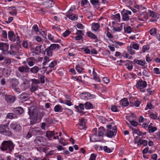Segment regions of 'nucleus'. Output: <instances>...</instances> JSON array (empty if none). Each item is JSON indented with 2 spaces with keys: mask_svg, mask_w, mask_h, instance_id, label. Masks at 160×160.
I'll return each instance as SVG.
<instances>
[{
  "mask_svg": "<svg viewBox=\"0 0 160 160\" xmlns=\"http://www.w3.org/2000/svg\"><path fill=\"white\" fill-rule=\"evenodd\" d=\"M9 10L10 11L9 13L11 15L15 16L17 14L16 9L15 7H10L9 8Z\"/></svg>",
  "mask_w": 160,
  "mask_h": 160,
  "instance_id": "f3484780",
  "label": "nucleus"
},
{
  "mask_svg": "<svg viewBox=\"0 0 160 160\" xmlns=\"http://www.w3.org/2000/svg\"><path fill=\"white\" fill-rule=\"evenodd\" d=\"M42 45L36 46L35 48V51L40 53L42 51H43V49L42 48Z\"/></svg>",
  "mask_w": 160,
  "mask_h": 160,
  "instance_id": "2f4dec72",
  "label": "nucleus"
},
{
  "mask_svg": "<svg viewBox=\"0 0 160 160\" xmlns=\"http://www.w3.org/2000/svg\"><path fill=\"white\" fill-rule=\"evenodd\" d=\"M67 16L70 19L73 20H76L78 18V16L76 14H67Z\"/></svg>",
  "mask_w": 160,
  "mask_h": 160,
  "instance_id": "5701e85b",
  "label": "nucleus"
},
{
  "mask_svg": "<svg viewBox=\"0 0 160 160\" xmlns=\"http://www.w3.org/2000/svg\"><path fill=\"white\" fill-rule=\"evenodd\" d=\"M32 29L36 32H38V28L37 25L35 24L32 27Z\"/></svg>",
  "mask_w": 160,
  "mask_h": 160,
  "instance_id": "69168bd1",
  "label": "nucleus"
},
{
  "mask_svg": "<svg viewBox=\"0 0 160 160\" xmlns=\"http://www.w3.org/2000/svg\"><path fill=\"white\" fill-rule=\"evenodd\" d=\"M14 114H13L11 113H9L7 114V115L6 117V118H9L10 119H12L14 118L13 115H14Z\"/></svg>",
  "mask_w": 160,
  "mask_h": 160,
  "instance_id": "58836bf2",
  "label": "nucleus"
},
{
  "mask_svg": "<svg viewBox=\"0 0 160 160\" xmlns=\"http://www.w3.org/2000/svg\"><path fill=\"white\" fill-rule=\"evenodd\" d=\"M70 33L69 30H67L63 33V36L64 37H66L68 36Z\"/></svg>",
  "mask_w": 160,
  "mask_h": 160,
  "instance_id": "052dcab7",
  "label": "nucleus"
},
{
  "mask_svg": "<svg viewBox=\"0 0 160 160\" xmlns=\"http://www.w3.org/2000/svg\"><path fill=\"white\" fill-rule=\"evenodd\" d=\"M130 122L131 124L134 127H136L138 125V123L134 120H132L130 121Z\"/></svg>",
  "mask_w": 160,
  "mask_h": 160,
  "instance_id": "4d7b16f0",
  "label": "nucleus"
},
{
  "mask_svg": "<svg viewBox=\"0 0 160 160\" xmlns=\"http://www.w3.org/2000/svg\"><path fill=\"white\" fill-rule=\"evenodd\" d=\"M48 38L50 41H51L52 42H54V37L51 34H48Z\"/></svg>",
  "mask_w": 160,
  "mask_h": 160,
  "instance_id": "5fc2aeb1",
  "label": "nucleus"
},
{
  "mask_svg": "<svg viewBox=\"0 0 160 160\" xmlns=\"http://www.w3.org/2000/svg\"><path fill=\"white\" fill-rule=\"evenodd\" d=\"M12 87L13 89L16 92L20 93L21 92V91L18 88H17L16 85H12Z\"/></svg>",
  "mask_w": 160,
  "mask_h": 160,
  "instance_id": "de8ad7c7",
  "label": "nucleus"
},
{
  "mask_svg": "<svg viewBox=\"0 0 160 160\" xmlns=\"http://www.w3.org/2000/svg\"><path fill=\"white\" fill-rule=\"evenodd\" d=\"M157 129L156 127H148V130L149 133H152L156 131Z\"/></svg>",
  "mask_w": 160,
  "mask_h": 160,
  "instance_id": "473e14b6",
  "label": "nucleus"
},
{
  "mask_svg": "<svg viewBox=\"0 0 160 160\" xmlns=\"http://www.w3.org/2000/svg\"><path fill=\"white\" fill-rule=\"evenodd\" d=\"M85 120L83 118H82L79 124L80 126L84 127L85 125Z\"/></svg>",
  "mask_w": 160,
  "mask_h": 160,
  "instance_id": "a18cd8bd",
  "label": "nucleus"
},
{
  "mask_svg": "<svg viewBox=\"0 0 160 160\" xmlns=\"http://www.w3.org/2000/svg\"><path fill=\"white\" fill-rule=\"evenodd\" d=\"M75 108L77 110V111L78 112L84 113L82 111V110L84 109V107L83 104H79V106L75 105Z\"/></svg>",
  "mask_w": 160,
  "mask_h": 160,
  "instance_id": "4468645a",
  "label": "nucleus"
},
{
  "mask_svg": "<svg viewBox=\"0 0 160 160\" xmlns=\"http://www.w3.org/2000/svg\"><path fill=\"white\" fill-rule=\"evenodd\" d=\"M45 77L43 75H40L39 79L41 81V83H45L44 80Z\"/></svg>",
  "mask_w": 160,
  "mask_h": 160,
  "instance_id": "3c124183",
  "label": "nucleus"
},
{
  "mask_svg": "<svg viewBox=\"0 0 160 160\" xmlns=\"http://www.w3.org/2000/svg\"><path fill=\"white\" fill-rule=\"evenodd\" d=\"M148 144V142L147 140H140L138 141V145L139 146L142 144H143L144 146H146Z\"/></svg>",
  "mask_w": 160,
  "mask_h": 160,
  "instance_id": "c756f323",
  "label": "nucleus"
},
{
  "mask_svg": "<svg viewBox=\"0 0 160 160\" xmlns=\"http://www.w3.org/2000/svg\"><path fill=\"white\" fill-rule=\"evenodd\" d=\"M14 145L11 141H4L2 143L0 147V149L2 151H6L10 153L13 149Z\"/></svg>",
  "mask_w": 160,
  "mask_h": 160,
  "instance_id": "f03ea898",
  "label": "nucleus"
},
{
  "mask_svg": "<svg viewBox=\"0 0 160 160\" xmlns=\"http://www.w3.org/2000/svg\"><path fill=\"white\" fill-rule=\"evenodd\" d=\"M18 70L21 73H27L29 71V68L27 65L22 66L19 67Z\"/></svg>",
  "mask_w": 160,
  "mask_h": 160,
  "instance_id": "9b49d317",
  "label": "nucleus"
},
{
  "mask_svg": "<svg viewBox=\"0 0 160 160\" xmlns=\"http://www.w3.org/2000/svg\"><path fill=\"white\" fill-rule=\"evenodd\" d=\"M49 47L52 51H53L56 49H58L60 48V46L58 44H51Z\"/></svg>",
  "mask_w": 160,
  "mask_h": 160,
  "instance_id": "c85d7f7f",
  "label": "nucleus"
},
{
  "mask_svg": "<svg viewBox=\"0 0 160 160\" xmlns=\"http://www.w3.org/2000/svg\"><path fill=\"white\" fill-rule=\"evenodd\" d=\"M76 69L78 72L81 73L82 72L83 69L80 68L79 65H78L76 67Z\"/></svg>",
  "mask_w": 160,
  "mask_h": 160,
  "instance_id": "603ef678",
  "label": "nucleus"
},
{
  "mask_svg": "<svg viewBox=\"0 0 160 160\" xmlns=\"http://www.w3.org/2000/svg\"><path fill=\"white\" fill-rule=\"evenodd\" d=\"M126 32L128 33H130L131 32L132 28L130 26H128L127 27L125 30Z\"/></svg>",
  "mask_w": 160,
  "mask_h": 160,
  "instance_id": "680f3d73",
  "label": "nucleus"
},
{
  "mask_svg": "<svg viewBox=\"0 0 160 160\" xmlns=\"http://www.w3.org/2000/svg\"><path fill=\"white\" fill-rule=\"evenodd\" d=\"M13 111L17 114H20L23 112V110L21 107H19L14 108Z\"/></svg>",
  "mask_w": 160,
  "mask_h": 160,
  "instance_id": "6ab92c4d",
  "label": "nucleus"
},
{
  "mask_svg": "<svg viewBox=\"0 0 160 160\" xmlns=\"http://www.w3.org/2000/svg\"><path fill=\"white\" fill-rule=\"evenodd\" d=\"M111 109L112 111L113 112H117L118 111L117 108L115 106H112Z\"/></svg>",
  "mask_w": 160,
  "mask_h": 160,
  "instance_id": "338daca9",
  "label": "nucleus"
},
{
  "mask_svg": "<svg viewBox=\"0 0 160 160\" xmlns=\"http://www.w3.org/2000/svg\"><path fill=\"white\" fill-rule=\"evenodd\" d=\"M31 81L32 82V85L33 84H38L40 83L39 80L38 79H32L31 80Z\"/></svg>",
  "mask_w": 160,
  "mask_h": 160,
  "instance_id": "79ce46f5",
  "label": "nucleus"
},
{
  "mask_svg": "<svg viewBox=\"0 0 160 160\" xmlns=\"http://www.w3.org/2000/svg\"><path fill=\"white\" fill-rule=\"evenodd\" d=\"M122 19L125 21H128L129 19L128 15H131V12L130 11L126 10H123L122 12Z\"/></svg>",
  "mask_w": 160,
  "mask_h": 160,
  "instance_id": "0eeeda50",
  "label": "nucleus"
},
{
  "mask_svg": "<svg viewBox=\"0 0 160 160\" xmlns=\"http://www.w3.org/2000/svg\"><path fill=\"white\" fill-rule=\"evenodd\" d=\"M38 128L35 129L33 130V132L36 133L39 135H42V132L41 130L37 129Z\"/></svg>",
  "mask_w": 160,
  "mask_h": 160,
  "instance_id": "09e8293b",
  "label": "nucleus"
},
{
  "mask_svg": "<svg viewBox=\"0 0 160 160\" xmlns=\"http://www.w3.org/2000/svg\"><path fill=\"white\" fill-rule=\"evenodd\" d=\"M5 98L7 102L9 103L14 102L15 100V97L11 95H8L6 96Z\"/></svg>",
  "mask_w": 160,
  "mask_h": 160,
  "instance_id": "2eb2a0df",
  "label": "nucleus"
},
{
  "mask_svg": "<svg viewBox=\"0 0 160 160\" xmlns=\"http://www.w3.org/2000/svg\"><path fill=\"white\" fill-rule=\"evenodd\" d=\"M120 104L122 106L126 107L129 104V102L126 98H124L120 101Z\"/></svg>",
  "mask_w": 160,
  "mask_h": 160,
  "instance_id": "4be33fe9",
  "label": "nucleus"
},
{
  "mask_svg": "<svg viewBox=\"0 0 160 160\" xmlns=\"http://www.w3.org/2000/svg\"><path fill=\"white\" fill-rule=\"evenodd\" d=\"M96 156L94 153L91 154L89 160H95Z\"/></svg>",
  "mask_w": 160,
  "mask_h": 160,
  "instance_id": "13d9d810",
  "label": "nucleus"
},
{
  "mask_svg": "<svg viewBox=\"0 0 160 160\" xmlns=\"http://www.w3.org/2000/svg\"><path fill=\"white\" fill-rule=\"evenodd\" d=\"M45 52H46L47 55L48 56L51 57L52 55L53 51L49 47H48L45 50Z\"/></svg>",
  "mask_w": 160,
  "mask_h": 160,
  "instance_id": "393cba45",
  "label": "nucleus"
},
{
  "mask_svg": "<svg viewBox=\"0 0 160 160\" xmlns=\"http://www.w3.org/2000/svg\"><path fill=\"white\" fill-rule=\"evenodd\" d=\"M132 48L133 49L137 50H138L139 48V45L136 43H134L132 45Z\"/></svg>",
  "mask_w": 160,
  "mask_h": 160,
  "instance_id": "864d4df0",
  "label": "nucleus"
},
{
  "mask_svg": "<svg viewBox=\"0 0 160 160\" xmlns=\"http://www.w3.org/2000/svg\"><path fill=\"white\" fill-rule=\"evenodd\" d=\"M149 48V47L148 46L145 45L142 47V51L143 52H145Z\"/></svg>",
  "mask_w": 160,
  "mask_h": 160,
  "instance_id": "6e6d98bb",
  "label": "nucleus"
},
{
  "mask_svg": "<svg viewBox=\"0 0 160 160\" xmlns=\"http://www.w3.org/2000/svg\"><path fill=\"white\" fill-rule=\"evenodd\" d=\"M11 62V60L10 58H8L6 59L5 60L4 63H5L7 65H9L10 64Z\"/></svg>",
  "mask_w": 160,
  "mask_h": 160,
  "instance_id": "bf43d9fd",
  "label": "nucleus"
},
{
  "mask_svg": "<svg viewBox=\"0 0 160 160\" xmlns=\"http://www.w3.org/2000/svg\"><path fill=\"white\" fill-rule=\"evenodd\" d=\"M0 133L7 136H11L12 133L7 125H0Z\"/></svg>",
  "mask_w": 160,
  "mask_h": 160,
  "instance_id": "7ed1b4c3",
  "label": "nucleus"
},
{
  "mask_svg": "<svg viewBox=\"0 0 160 160\" xmlns=\"http://www.w3.org/2000/svg\"><path fill=\"white\" fill-rule=\"evenodd\" d=\"M58 134V133L57 132H55L54 131H48L46 132V137H48L49 139L51 137Z\"/></svg>",
  "mask_w": 160,
  "mask_h": 160,
  "instance_id": "dca6fc26",
  "label": "nucleus"
},
{
  "mask_svg": "<svg viewBox=\"0 0 160 160\" xmlns=\"http://www.w3.org/2000/svg\"><path fill=\"white\" fill-rule=\"evenodd\" d=\"M36 143L40 144L43 146H46L48 145L47 140L43 137H37L35 140Z\"/></svg>",
  "mask_w": 160,
  "mask_h": 160,
  "instance_id": "39448f33",
  "label": "nucleus"
},
{
  "mask_svg": "<svg viewBox=\"0 0 160 160\" xmlns=\"http://www.w3.org/2000/svg\"><path fill=\"white\" fill-rule=\"evenodd\" d=\"M100 148L101 149H102V148H103L104 151L108 153H110L112 151L111 150L106 146L103 147L102 146H100Z\"/></svg>",
  "mask_w": 160,
  "mask_h": 160,
  "instance_id": "f704fd0d",
  "label": "nucleus"
},
{
  "mask_svg": "<svg viewBox=\"0 0 160 160\" xmlns=\"http://www.w3.org/2000/svg\"><path fill=\"white\" fill-rule=\"evenodd\" d=\"M154 72L156 74H159V69L158 68H155L153 69Z\"/></svg>",
  "mask_w": 160,
  "mask_h": 160,
  "instance_id": "e2e57ef3",
  "label": "nucleus"
},
{
  "mask_svg": "<svg viewBox=\"0 0 160 160\" xmlns=\"http://www.w3.org/2000/svg\"><path fill=\"white\" fill-rule=\"evenodd\" d=\"M81 96L82 98H87L90 97L92 96V95L91 93L88 92H84L82 93L81 94Z\"/></svg>",
  "mask_w": 160,
  "mask_h": 160,
  "instance_id": "7c9ffc66",
  "label": "nucleus"
},
{
  "mask_svg": "<svg viewBox=\"0 0 160 160\" xmlns=\"http://www.w3.org/2000/svg\"><path fill=\"white\" fill-rule=\"evenodd\" d=\"M156 29L155 28H152L150 31V33L151 35H154L156 33Z\"/></svg>",
  "mask_w": 160,
  "mask_h": 160,
  "instance_id": "37998d69",
  "label": "nucleus"
},
{
  "mask_svg": "<svg viewBox=\"0 0 160 160\" xmlns=\"http://www.w3.org/2000/svg\"><path fill=\"white\" fill-rule=\"evenodd\" d=\"M38 89V87L33 86L32 84L30 88V91L33 92L36 90Z\"/></svg>",
  "mask_w": 160,
  "mask_h": 160,
  "instance_id": "49530a36",
  "label": "nucleus"
},
{
  "mask_svg": "<svg viewBox=\"0 0 160 160\" xmlns=\"http://www.w3.org/2000/svg\"><path fill=\"white\" fill-rule=\"evenodd\" d=\"M28 114L29 115V118L31 120V124H34L38 117L41 118L43 116L42 114L40 112L37 107L31 106L28 109Z\"/></svg>",
  "mask_w": 160,
  "mask_h": 160,
  "instance_id": "f257e3e1",
  "label": "nucleus"
},
{
  "mask_svg": "<svg viewBox=\"0 0 160 160\" xmlns=\"http://www.w3.org/2000/svg\"><path fill=\"white\" fill-rule=\"evenodd\" d=\"M112 129L114 130V131H109L107 133V136L108 137H111L114 135H115L117 133V127L114 126L113 127Z\"/></svg>",
  "mask_w": 160,
  "mask_h": 160,
  "instance_id": "f8f14e48",
  "label": "nucleus"
},
{
  "mask_svg": "<svg viewBox=\"0 0 160 160\" xmlns=\"http://www.w3.org/2000/svg\"><path fill=\"white\" fill-rule=\"evenodd\" d=\"M114 18L117 20L118 22L120 21V16L119 13H117L115 14L114 16Z\"/></svg>",
  "mask_w": 160,
  "mask_h": 160,
  "instance_id": "8fccbe9b",
  "label": "nucleus"
},
{
  "mask_svg": "<svg viewBox=\"0 0 160 160\" xmlns=\"http://www.w3.org/2000/svg\"><path fill=\"white\" fill-rule=\"evenodd\" d=\"M136 85L141 92H144L145 91V90L143 89L146 87L147 83L146 81L140 79L137 82Z\"/></svg>",
  "mask_w": 160,
  "mask_h": 160,
  "instance_id": "20e7f679",
  "label": "nucleus"
},
{
  "mask_svg": "<svg viewBox=\"0 0 160 160\" xmlns=\"http://www.w3.org/2000/svg\"><path fill=\"white\" fill-rule=\"evenodd\" d=\"M149 12V16H151L153 18V20H150V21H156L158 18V17L157 16L156 13L153 11H150Z\"/></svg>",
  "mask_w": 160,
  "mask_h": 160,
  "instance_id": "ddd939ff",
  "label": "nucleus"
},
{
  "mask_svg": "<svg viewBox=\"0 0 160 160\" xmlns=\"http://www.w3.org/2000/svg\"><path fill=\"white\" fill-rule=\"evenodd\" d=\"M30 98L29 94L26 92H23L20 94L19 97L20 100L22 102H25L28 100Z\"/></svg>",
  "mask_w": 160,
  "mask_h": 160,
  "instance_id": "6e6552de",
  "label": "nucleus"
},
{
  "mask_svg": "<svg viewBox=\"0 0 160 160\" xmlns=\"http://www.w3.org/2000/svg\"><path fill=\"white\" fill-rule=\"evenodd\" d=\"M63 108L61 105H57L55 106L54 108V111L55 112H60L62 111Z\"/></svg>",
  "mask_w": 160,
  "mask_h": 160,
  "instance_id": "a878e982",
  "label": "nucleus"
},
{
  "mask_svg": "<svg viewBox=\"0 0 160 160\" xmlns=\"http://www.w3.org/2000/svg\"><path fill=\"white\" fill-rule=\"evenodd\" d=\"M54 4V2L52 1L48 0L45 2L44 4L45 7L48 8L52 7Z\"/></svg>",
  "mask_w": 160,
  "mask_h": 160,
  "instance_id": "a211bd4d",
  "label": "nucleus"
},
{
  "mask_svg": "<svg viewBox=\"0 0 160 160\" xmlns=\"http://www.w3.org/2000/svg\"><path fill=\"white\" fill-rule=\"evenodd\" d=\"M100 28L99 25L98 23H92V28L93 30L96 31Z\"/></svg>",
  "mask_w": 160,
  "mask_h": 160,
  "instance_id": "bb28decb",
  "label": "nucleus"
},
{
  "mask_svg": "<svg viewBox=\"0 0 160 160\" xmlns=\"http://www.w3.org/2000/svg\"><path fill=\"white\" fill-rule=\"evenodd\" d=\"M16 157L18 158L19 160H25L26 159L25 157L22 156L18 155L16 156Z\"/></svg>",
  "mask_w": 160,
  "mask_h": 160,
  "instance_id": "774afa93",
  "label": "nucleus"
},
{
  "mask_svg": "<svg viewBox=\"0 0 160 160\" xmlns=\"http://www.w3.org/2000/svg\"><path fill=\"white\" fill-rule=\"evenodd\" d=\"M10 127L11 129L16 132H19L21 129V126L16 122L12 123L10 125Z\"/></svg>",
  "mask_w": 160,
  "mask_h": 160,
  "instance_id": "423d86ee",
  "label": "nucleus"
},
{
  "mask_svg": "<svg viewBox=\"0 0 160 160\" xmlns=\"http://www.w3.org/2000/svg\"><path fill=\"white\" fill-rule=\"evenodd\" d=\"M128 52L131 55H133L135 53V51L133 50L131 47L128 48Z\"/></svg>",
  "mask_w": 160,
  "mask_h": 160,
  "instance_id": "ea45409f",
  "label": "nucleus"
},
{
  "mask_svg": "<svg viewBox=\"0 0 160 160\" xmlns=\"http://www.w3.org/2000/svg\"><path fill=\"white\" fill-rule=\"evenodd\" d=\"M99 0H90L91 3L93 5L99 6Z\"/></svg>",
  "mask_w": 160,
  "mask_h": 160,
  "instance_id": "e433bc0d",
  "label": "nucleus"
},
{
  "mask_svg": "<svg viewBox=\"0 0 160 160\" xmlns=\"http://www.w3.org/2000/svg\"><path fill=\"white\" fill-rule=\"evenodd\" d=\"M8 48V44L6 43H0V50H2L4 53H5L6 52H7Z\"/></svg>",
  "mask_w": 160,
  "mask_h": 160,
  "instance_id": "9d476101",
  "label": "nucleus"
},
{
  "mask_svg": "<svg viewBox=\"0 0 160 160\" xmlns=\"http://www.w3.org/2000/svg\"><path fill=\"white\" fill-rule=\"evenodd\" d=\"M57 64V62L56 61L52 62L49 65L50 68H53Z\"/></svg>",
  "mask_w": 160,
  "mask_h": 160,
  "instance_id": "a19ab883",
  "label": "nucleus"
},
{
  "mask_svg": "<svg viewBox=\"0 0 160 160\" xmlns=\"http://www.w3.org/2000/svg\"><path fill=\"white\" fill-rule=\"evenodd\" d=\"M90 141L92 142H96L99 141L98 137L97 136V133L96 132L90 137Z\"/></svg>",
  "mask_w": 160,
  "mask_h": 160,
  "instance_id": "aec40b11",
  "label": "nucleus"
},
{
  "mask_svg": "<svg viewBox=\"0 0 160 160\" xmlns=\"http://www.w3.org/2000/svg\"><path fill=\"white\" fill-rule=\"evenodd\" d=\"M8 37L10 40L14 42L16 41H19V37L17 35H15L12 32L9 31L8 32Z\"/></svg>",
  "mask_w": 160,
  "mask_h": 160,
  "instance_id": "1a4fd4ad",
  "label": "nucleus"
},
{
  "mask_svg": "<svg viewBox=\"0 0 160 160\" xmlns=\"http://www.w3.org/2000/svg\"><path fill=\"white\" fill-rule=\"evenodd\" d=\"M94 69L93 68V78L95 79L96 80H97V81L99 82H101L100 80L97 77V74L94 71Z\"/></svg>",
  "mask_w": 160,
  "mask_h": 160,
  "instance_id": "4c0bfd02",
  "label": "nucleus"
},
{
  "mask_svg": "<svg viewBox=\"0 0 160 160\" xmlns=\"http://www.w3.org/2000/svg\"><path fill=\"white\" fill-rule=\"evenodd\" d=\"M85 108L87 109H89L92 107V105L90 102H87L85 104Z\"/></svg>",
  "mask_w": 160,
  "mask_h": 160,
  "instance_id": "72a5a7b5",
  "label": "nucleus"
},
{
  "mask_svg": "<svg viewBox=\"0 0 160 160\" xmlns=\"http://www.w3.org/2000/svg\"><path fill=\"white\" fill-rule=\"evenodd\" d=\"M87 35L91 38L96 39V42H98L97 37L95 35L90 31L88 32L86 34Z\"/></svg>",
  "mask_w": 160,
  "mask_h": 160,
  "instance_id": "412c9836",
  "label": "nucleus"
},
{
  "mask_svg": "<svg viewBox=\"0 0 160 160\" xmlns=\"http://www.w3.org/2000/svg\"><path fill=\"white\" fill-rule=\"evenodd\" d=\"M22 46L25 48H28V44L26 41H24L22 43Z\"/></svg>",
  "mask_w": 160,
  "mask_h": 160,
  "instance_id": "0e129e2a",
  "label": "nucleus"
},
{
  "mask_svg": "<svg viewBox=\"0 0 160 160\" xmlns=\"http://www.w3.org/2000/svg\"><path fill=\"white\" fill-rule=\"evenodd\" d=\"M28 81H27L25 82H23L22 84V86H23L24 89H26L28 87Z\"/></svg>",
  "mask_w": 160,
  "mask_h": 160,
  "instance_id": "c03bdc74",
  "label": "nucleus"
},
{
  "mask_svg": "<svg viewBox=\"0 0 160 160\" xmlns=\"http://www.w3.org/2000/svg\"><path fill=\"white\" fill-rule=\"evenodd\" d=\"M39 70V68L38 67L35 66L30 68V71L32 73L36 74L38 72Z\"/></svg>",
  "mask_w": 160,
  "mask_h": 160,
  "instance_id": "b1692460",
  "label": "nucleus"
},
{
  "mask_svg": "<svg viewBox=\"0 0 160 160\" xmlns=\"http://www.w3.org/2000/svg\"><path fill=\"white\" fill-rule=\"evenodd\" d=\"M134 62L142 66L144 65L146 63L145 61H142L141 60H139L137 59H135Z\"/></svg>",
  "mask_w": 160,
  "mask_h": 160,
  "instance_id": "cd10ccee",
  "label": "nucleus"
},
{
  "mask_svg": "<svg viewBox=\"0 0 160 160\" xmlns=\"http://www.w3.org/2000/svg\"><path fill=\"white\" fill-rule=\"evenodd\" d=\"M104 130L103 127H100L98 129V135L99 136H102L104 133Z\"/></svg>",
  "mask_w": 160,
  "mask_h": 160,
  "instance_id": "c9c22d12",
  "label": "nucleus"
}]
</instances>
